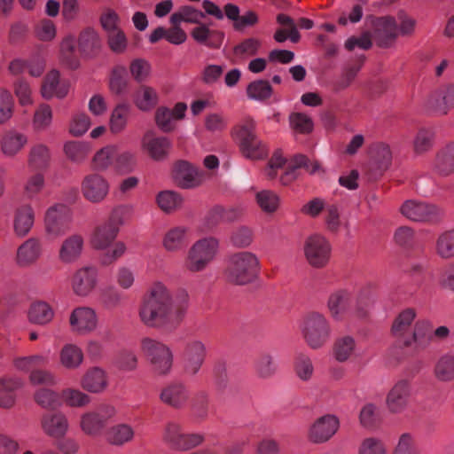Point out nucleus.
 <instances>
[{"instance_id": "nucleus-55", "label": "nucleus", "mask_w": 454, "mask_h": 454, "mask_svg": "<svg viewBox=\"0 0 454 454\" xmlns=\"http://www.w3.org/2000/svg\"><path fill=\"white\" fill-rule=\"evenodd\" d=\"M295 375L302 381H309L314 375V364L311 358L304 354H299L294 360Z\"/></svg>"}, {"instance_id": "nucleus-52", "label": "nucleus", "mask_w": 454, "mask_h": 454, "mask_svg": "<svg viewBox=\"0 0 454 454\" xmlns=\"http://www.w3.org/2000/svg\"><path fill=\"white\" fill-rule=\"evenodd\" d=\"M61 396L67 406L74 408L87 406L91 402V398L88 394L74 387L63 389Z\"/></svg>"}, {"instance_id": "nucleus-38", "label": "nucleus", "mask_w": 454, "mask_h": 454, "mask_svg": "<svg viewBox=\"0 0 454 454\" xmlns=\"http://www.w3.org/2000/svg\"><path fill=\"white\" fill-rule=\"evenodd\" d=\"M433 372L440 382L454 381V351L440 356L434 364Z\"/></svg>"}, {"instance_id": "nucleus-41", "label": "nucleus", "mask_w": 454, "mask_h": 454, "mask_svg": "<svg viewBox=\"0 0 454 454\" xmlns=\"http://www.w3.org/2000/svg\"><path fill=\"white\" fill-rule=\"evenodd\" d=\"M106 441L115 446H122L130 442L134 436L133 427L125 423H121L111 427L106 432Z\"/></svg>"}, {"instance_id": "nucleus-14", "label": "nucleus", "mask_w": 454, "mask_h": 454, "mask_svg": "<svg viewBox=\"0 0 454 454\" xmlns=\"http://www.w3.org/2000/svg\"><path fill=\"white\" fill-rule=\"evenodd\" d=\"M206 356L207 348L202 340L192 339L186 341L182 354L184 372L190 376L196 375Z\"/></svg>"}, {"instance_id": "nucleus-18", "label": "nucleus", "mask_w": 454, "mask_h": 454, "mask_svg": "<svg viewBox=\"0 0 454 454\" xmlns=\"http://www.w3.org/2000/svg\"><path fill=\"white\" fill-rule=\"evenodd\" d=\"M425 105L428 111L436 115H447L454 109V83L431 92Z\"/></svg>"}, {"instance_id": "nucleus-4", "label": "nucleus", "mask_w": 454, "mask_h": 454, "mask_svg": "<svg viewBox=\"0 0 454 454\" xmlns=\"http://www.w3.org/2000/svg\"><path fill=\"white\" fill-rule=\"evenodd\" d=\"M141 351L153 374L165 376L171 372L174 355L169 346L159 340L145 337L141 340Z\"/></svg>"}, {"instance_id": "nucleus-30", "label": "nucleus", "mask_w": 454, "mask_h": 454, "mask_svg": "<svg viewBox=\"0 0 454 454\" xmlns=\"http://www.w3.org/2000/svg\"><path fill=\"white\" fill-rule=\"evenodd\" d=\"M27 142V137L24 133L14 129L7 130L0 138L1 152L7 158H14L25 148Z\"/></svg>"}, {"instance_id": "nucleus-45", "label": "nucleus", "mask_w": 454, "mask_h": 454, "mask_svg": "<svg viewBox=\"0 0 454 454\" xmlns=\"http://www.w3.org/2000/svg\"><path fill=\"white\" fill-rule=\"evenodd\" d=\"M356 350V341L351 336L338 338L333 348V357L340 363L348 361Z\"/></svg>"}, {"instance_id": "nucleus-63", "label": "nucleus", "mask_w": 454, "mask_h": 454, "mask_svg": "<svg viewBox=\"0 0 454 454\" xmlns=\"http://www.w3.org/2000/svg\"><path fill=\"white\" fill-rule=\"evenodd\" d=\"M358 454H387V449L384 442L377 437L364 438L359 447Z\"/></svg>"}, {"instance_id": "nucleus-12", "label": "nucleus", "mask_w": 454, "mask_h": 454, "mask_svg": "<svg viewBox=\"0 0 454 454\" xmlns=\"http://www.w3.org/2000/svg\"><path fill=\"white\" fill-rule=\"evenodd\" d=\"M412 395V383L411 380L400 379L391 387L386 396V406L389 412L400 414L406 411L410 405Z\"/></svg>"}, {"instance_id": "nucleus-49", "label": "nucleus", "mask_w": 454, "mask_h": 454, "mask_svg": "<svg viewBox=\"0 0 454 454\" xmlns=\"http://www.w3.org/2000/svg\"><path fill=\"white\" fill-rule=\"evenodd\" d=\"M50 158V151L46 145H35L30 149L28 166L34 169H44L49 164Z\"/></svg>"}, {"instance_id": "nucleus-61", "label": "nucleus", "mask_w": 454, "mask_h": 454, "mask_svg": "<svg viewBox=\"0 0 454 454\" xmlns=\"http://www.w3.org/2000/svg\"><path fill=\"white\" fill-rule=\"evenodd\" d=\"M106 42L110 51L114 54L121 55L128 50V37L121 29L107 34Z\"/></svg>"}, {"instance_id": "nucleus-20", "label": "nucleus", "mask_w": 454, "mask_h": 454, "mask_svg": "<svg viewBox=\"0 0 454 454\" xmlns=\"http://www.w3.org/2000/svg\"><path fill=\"white\" fill-rule=\"evenodd\" d=\"M98 282V269L94 266H83L74 273L72 289L76 295L86 297L94 291Z\"/></svg>"}, {"instance_id": "nucleus-31", "label": "nucleus", "mask_w": 454, "mask_h": 454, "mask_svg": "<svg viewBox=\"0 0 454 454\" xmlns=\"http://www.w3.org/2000/svg\"><path fill=\"white\" fill-rule=\"evenodd\" d=\"M25 385L20 377H4L0 379V407L11 409L17 399V391Z\"/></svg>"}, {"instance_id": "nucleus-46", "label": "nucleus", "mask_w": 454, "mask_h": 454, "mask_svg": "<svg viewBox=\"0 0 454 454\" xmlns=\"http://www.w3.org/2000/svg\"><path fill=\"white\" fill-rule=\"evenodd\" d=\"M434 169L441 176H449L454 173V154L447 145L437 153L434 162Z\"/></svg>"}, {"instance_id": "nucleus-10", "label": "nucleus", "mask_w": 454, "mask_h": 454, "mask_svg": "<svg viewBox=\"0 0 454 454\" xmlns=\"http://www.w3.org/2000/svg\"><path fill=\"white\" fill-rule=\"evenodd\" d=\"M303 250L308 263L313 268L322 269L330 261L332 247L322 235L314 234L308 237L304 242Z\"/></svg>"}, {"instance_id": "nucleus-6", "label": "nucleus", "mask_w": 454, "mask_h": 454, "mask_svg": "<svg viewBox=\"0 0 454 454\" xmlns=\"http://www.w3.org/2000/svg\"><path fill=\"white\" fill-rule=\"evenodd\" d=\"M219 250V241L213 237L197 240L189 249L184 267L190 272L205 270L215 259Z\"/></svg>"}, {"instance_id": "nucleus-23", "label": "nucleus", "mask_w": 454, "mask_h": 454, "mask_svg": "<svg viewBox=\"0 0 454 454\" xmlns=\"http://www.w3.org/2000/svg\"><path fill=\"white\" fill-rule=\"evenodd\" d=\"M84 249V238L79 233L67 236L63 239L58 252V257L63 264L75 263L81 258Z\"/></svg>"}, {"instance_id": "nucleus-3", "label": "nucleus", "mask_w": 454, "mask_h": 454, "mask_svg": "<svg viewBox=\"0 0 454 454\" xmlns=\"http://www.w3.org/2000/svg\"><path fill=\"white\" fill-rule=\"evenodd\" d=\"M255 128V121L246 118L232 132L243 156L253 160H262L269 154L267 145L256 136Z\"/></svg>"}, {"instance_id": "nucleus-51", "label": "nucleus", "mask_w": 454, "mask_h": 454, "mask_svg": "<svg viewBox=\"0 0 454 454\" xmlns=\"http://www.w3.org/2000/svg\"><path fill=\"white\" fill-rule=\"evenodd\" d=\"M273 90L268 81L256 80L247 87V95L252 100L263 101L270 98Z\"/></svg>"}, {"instance_id": "nucleus-19", "label": "nucleus", "mask_w": 454, "mask_h": 454, "mask_svg": "<svg viewBox=\"0 0 454 454\" xmlns=\"http://www.w3.org/2000/svg\"><path fill=\"white\" fill-rule=\"evenodd\" d=\"M372 26L374 39L380 47H390L398 36V27L393 17H373Z\"/></svg>"}, {"instance_id": "nucleus-36", "label": "nucleus", "mask_w": 454, "mask_h": 454, "mask_svg": "<svg viewBox=\"0 0 454 454\" xmlns=\"http://www.w3.org/2000/svg\"><path fill=\"white\" fill-rule=\"evenodd\" d=\"M35 222V212L28 205H22L17 208L13 220L14 232L19 237H25L31 231Z\"/></svg>"}, {"instance_id": "nucleus-62", "label": "nucleus", "mask_w": 454, "mask_h": 454, "mask_svg": "<svg viewBox=\"0 0 454 454\" xmlns=\"http://www.w3.org/2000/svg\"><path fill=\"white\" fill-rule=\"evenodd\" d=\"M151 70V64L145 59H135L129 64L130 74L137 82L146 81L150 77Z\"/></svg>"}, {"instance_id": "nucleus-44", "label": "nucleus", "mask_w": 454, "mask_h": 454, "mask_svg": "<svg viewBox=\"0 0 454 454\" xmlns=\"http://www.w3.org/2000/svg\"><path fill=\"white\" fill-rule=\"evenodd\" d=\"M159 101V96L155 89L150 86H141L135 94L134 103L143 111L149 112L153 109Z\"/></svg>"}, {"instance_id": "nucleus-16", "label": "nucleus", "mask_w": 454, "mask_h": 454, "mask_svg": "<svg viewBox=\"0 0 454 454\" xmlns=\"http://www.w3.org/2000/svg\"><path fill=\"white\" fill-rule=\"evenodd\" d=\"M72 332L79 335H86L94 332L98 325V318L94 309L87 306L74 309L69 316Z\"/></svg>"}, {"instance_id": "nucleus-39", "label": "nucleus", "mask_w": 454, "mask_h": 454, "mask_svg": "<svg viewBox=\"0 0 454 454\" xmlns=\"http://www.w3.org/2000/svg\"><path fill=\"white\" fill-rule=\"evenodd\" d=\"M54 315V310L49 303L39 301L31 304L27 317L29 322L45 325L52 321Z\"/></svg>"}, {"instance_id": "nucleus-43", "label": "nucleus", "mask_w": 454, "mask_h": 454, "mask_svg": "<svg viewBox=\"0 0 454 454\" xmlns=\"http://www.w3.org/2000/svg\"><path fill=\"white\" fill-rule=\"evenodd\" d=\"M205 18V13L192 5H183L175 12L169 19L172 25H180L182 22L200 24Z\"/></svg>"}, {"instance_id": "nucleus-28", "label": "nucleus", "mask_w": 454, "mask_h": 454, "mask_svg": "<svg viewBox=\"0 0 454 454\" xmlns=\"http://www.w3.org/2000/svg\"><path fill=\"white\" fill-rule=\"evenodd\" d=\"M60 74L58 70H51L44 77L41 87L42 97L45 99L58 98L59 99L67 96L69 91V83L60 82Z\"/></svg>"}, {"instance_id": "nucleus-34", "label": "nucleus", "mask_w": 454, "mask_h": 454, "mask_svg": "<svg viewBox=\"0 0 454 454\" xmlns=\"http://www.w3.org/2000/svg\"><path fill=\"white\" fill-rule=\"evenodd\" d=\"M191 35L198 43L214 49H217L222 45L224 37L223 32L210 29L208 26L201 22L192 30Z\"/></svg>"}, {"instance_id": "nucleus-48", "label": "nucleus", "mask_w": 454, "mask_h": 454, "mask_svg": "<svg viewBox=\"0 0 454 454\" xmlns=\"http://www.w3.org/2000/svg\"><path fill=\"white\" fill-rule=\"evenodd\" d=\"M48 359L43 355H33L27 356H18L12 361L13 367L20 372H31L36 367L47 364Z\"/></svg>"}, {"instance_id": "nucleus-5", "label": "nucleus", "mask_w": 454, "mask_h": 454, "mask_svg": "<svg viewBox=\"0 0 454 454\" xmlns=\"http://www.w3.org/2000/svg\"><path fill=\"white\" fill-rule=\"evenodd\" d=\"M300 331L304 341L311 349L324 347L331 335L328 320L323 314L315 311L303 317Z\"/></svg>"}, {"instance_id": "nucleus-21", "label": "nucleus", "mask_w": 454, "mask_h": 454, "mask_svg": "<svg viewBox=\"0 0 454 454\" xmlns=\"http://www.w3.org/2000/svg\"><path fill=\"white\" fill-rule=\"evenodd\" d=\"M172 147L171 141L166 137H157L153 131H147L141 139V149L151 159L161 161L167 159Z\"/></svg>"}, {"instance_id": "nucleus-13", "label": "nucleus", "mask_w": 454, "mask_h": 454, "mask_svg": "<svg viewBox=\"0 0 454 454\" xmlns=\"http://www.w3.org/2000/svg\"><path fill=\"white\" fill-rule=\"evenodd\" d=\"M110 184L107 179L98 173H90L81 182V192L90 203L98 204L106 200L109 193Z\"/></svg>"}, {"instance_id": "nucleus-29", "label": "nucleus", "mask_w": 454, "mask_h": 454, "mask_svg": "<svg viewBox=\"0 0 454 454\" xmlns=\"http://www.w3.org/2000/svg\"><path fill=\"white\" fill-rule=\"evenodd\" d=\"M433 340V329L427 321H418L411 335L403 338V346L411 348L414 350H420L431 343Z\"/></svg>"}, {"instance_id": "nucleus-11", "label": "nucleus", "mask_w": 454, "mask_h": 454, "mask_svg": "<svg viewBox=\"0 0 454 454\" xmlns=\"http://www.w3.org/2000/svg\"><path fill=\"white\" fill-rule=\"evenodd\" d=\"M71 213L65 204L50 207L44 216V229L47 235L57 238L64 235L70 229Z\"/></svg>"}, {"instance_id": "nucleus-17", "label": "nucleus", "mask_w": 454, "mask_h": 454, "mask_svg": "<svg viewBox=\"0 0 454 454\" xmlns=\"http://www.w3.org/2000/svg\"><path fill=\"white\" fill-rule=\"evenodd\" d=\"M340 420L333 414H325L316 419L309 428L308 438L313 443L329 441L338 431Z\"/></svg>"}, {"instance_id": "nucleus-56", "label": "nucleus", "mask_w": 454, "mask_h": 454, "mask_svg": "<svg viewBox=\"0 0 454 454\" xmlns=\"http://www.w3.org/2000/svg\"><path fill=\"white\" fill-rule=\"evenodd\" d=\"M53 114L49 105L42 104L35 110L32 125L35 130L43 131L47 129L52 122Z\"/></svg>"}, {"instance_id": "nucleus-57", "label": "nucleus", "mask_w": 454, "mask_h": 454, "mask_svg": "<svg viewBox=\"0 0 454 454\" xmlns=\"http://www.w3.org/2000/svg\"><path fill=\"white\" fill-rule=\"evenodd\" d=\"M255 200L260 208L265 213H273L279 207L280 200L277 193L262 190L255 194Z\"/></svg>"}, {"instance_id": "nucleus-27", "label": "nucleus", "mask_w": 454, "mask_h": 454, "mask_svg": "<svg viewBox=\"0 0 454 454\" xmlns=\"http://www.w3.org/2000/svg\"><path fill=\"white\" fill-rule=\"evenodd\" d=\"M81 387L91 394H100L108 387V375L98 366L89 368L81 379Z\"/></svg>"}, {"instance_id": "nucleus-1", "label": "nucleus", "mask_w": 454, "mask_h": 454, "mask_svg": "<svg viewBox=\"0 0 454 454\" xmlns=\"http://www.w3.org/2000/svg\"><path fill=\"white\" fill-rule=\"evenodd\" d=\"M138 317L146 327L172 331L177 328L184 318V309H175L168 288L161 282H155L142 299Z\"/></svg>"}, {"instance_id": "nucleus-35", "label": "nucleus", "mask_w": 454, "mask_h": 454, "mask_svg": "<svg viewBox=\"0 0 454 454\" xmlns=\"http://www.w3.org/2000/svg\"><path fill=\"white\" fill-rule=\"evenodd\" d=\"M189 229L184 225L169 228L162 237V247L168 252H177L185 247L188 241Z\"/></svg>"}, {"instance_id": "nucleus-60", "label": "nucleus", "mask_w": 454, "mask_h": 454, "mask_svg": "<svg viewBox=\"0 0 454 454\" xmlns=\"http://www.w3.org/2000/svg\"><path fill=\"white\" fill-rule=\"evenodd\" d=\"M290 127L295 133L309 134L313 129L312 119L301 113H293L289 116Z\"/></svg>"}, {"instance_id": "nucleus-47", "label": "nucleus", "mask_w": 454, "mask_h": 454, "mask_svg": "<svg viewBox=\"0 0 454 454\" xmlns=\"http://www.w3.org/2000/svg\"><path fill=\"white\" fill-rule=\"evenodd\" d=\"M34 401L37 405L45 410H52L60 405L58 392L48 387H40L34 393Z\"/></svg>"}, {"instance_id": "nucleus-64", "label": "nucleus", "mask_w": 454, "mask_h": 454, "mask_svg": "<svg viewBox=\"0 0 454 454\" xmlns=\"http://www.w3.org/2000/svg\"><path fill=\"white\" fill-rule=\"evenodd\" d=\"M115 146H106L96 153L93 157V166L97 170H106L111 166L116 153Z\"/></svg>"}, {"instance_id": "nucleus-42", "label": "nucleus", "mask_w": 454, "mask_h": 454, "mask_svg": "<svg viewBox=\"0 0 454 454\" xmlns=\"http://www.w3.org/2000/svg\"><path fill=\"white\" fill-rule=\"evenodd\" d=\"M130 109L127 104H118L112 110L109 117V129L113 134L123 132L128 125Z\"/></svg>"}, {"instance_id": "nucleus-26", "label": "nucleus", "mask_w": 454, "mask_h": 454, "mask_svg": "<svg viewBox=\"0 0 454 454\" xmlns=\"http://www.w3.org/2000/svg\"><path fill=\"white\" fill-rule=\"evenodd\" d=\"M43 254L42 242L37 238H29L17 250L16 262L20 267L26 268L35 264Z\"/></svg>"}, {"instance_id": "nucleus-8", "label": "nucleus", "mask_w": 454, "mask_h": 454, "mask_svg": "<svg viewBox=\"0 0 454 454\" xmlns=\"http://www.w3.org/2000/svg\"><path fill=\"white\" fill-rule=\"evenodd\" d=\"M123 208H114L107 222L98 226L91 237L90 244L94 249L106 250L116 239L119 232V226L123 223Z\"/></svg>"}, {"instance_id": "nucleus-32", "label": "nucleus", "mask_w": 454, "mask_h": 454, "mask_svg": "<svg viewBox=\"0 0 454 454\" xmlns=\"http://www.w3.org/2000/svg\"><path fill=\"white\" fill-rule=\"evenodd\" d=\"M160 399L166 405L179 409L187 403L189 392L184 384L171 383L162 388Z\"/></svg>"}, {"instance_id": "nucleus-9", "label": "nucleus", "mask_w": 454, "mask_h": 454, "mask_svg": "<svg viewBox=\"0 0 454 454\" xmlns=\"http://www.w3.org/2000/svg\"><path fill=\"white\" fill-rule=\"evenodd\" d=\"M327 307L335 320H342L353 314L363 315L364 308L358 300L347 290H338L330 294Z\"/></svg>"}, {"instance_id": "nucleus-33", "label": "nucleus", "mask_w": 454, "mask_h": 454, "mask_svg": "<svg viewBox=\"0 0 454 454\" xmlns=\"http://www.w3.org/2000/svg\"><path fill=\"white\" fill-rule=\"evenodd\" d=\"M75 37L72 34L65 35L59 43V60L61 66L74 70L80 67V59L75 52Z\"/></svg>"}, {"instance_id": "nucleus-7", "label": "nucleus", "mask_w": 454, "mask_h": 454, "mask_svg": "<svg viewBox=\"0 0 454 454\" xmlns=\"http://www.w3.org/2000/svg\"><path fill=\"white\" fill-rule=\"evenodd\" d=\"M115 416L116 409L114 406L111 404H102L93 411L82 414L80 427L85 434L98 436Z\"/></svg>"}, {"instance_id": "nucleus-40", "label": "nucleus", "mask_w": 454, "mask_h": 454, "mask_svg": "<svg viewBox=\"0 0 454 454\" xmlns=\"http://www.w3.org/2000/svg\"><path fill=\"white\" fill-rule=\"evenodd\" d=\"M416 311L414 309L408 308L403 309L398 314L392 325V333L400 341L403 343V338H407L406 333L408 332L411 323L416 317Z\"/></svg>"}, {"instance_id": "nucleus-37", "label": "nucleus", "mask_w": 454, "mask_h": 454, "mask_svg": "<svg viewBox=\"0 0 454 454\" xmlns=\"http://www.w3.org/2000/svg\"><path fill=\"white\" fill-rule=\"evenodd\" d=\"M60 365L69 371L80 368L84 360L82 348L75 344H65L59 351Z\"/></svg>"}, {"instance_id": "nucleus-53", "label": "nucleus", "mask_w": 454, "mask_h": 454, "mask_svg": "<svg viewBox=\"0 0 454 454\" xmlns=\"http://www.w3.org/2000/svg\"><path fill=\"white\" fill-rule=\"evenodd\" d=\"M157 203L160 209L171 213L179 209L183 205V198L176 192L163 191L157 195Z\"/></svg>"}, {"instance_id": "nucleus-50", "label": "nucleus", "mask_w": 454, "mask_h": 454, "mask_svg": "<svg viewBox=\"0 0 454 454\" xmlns=\"http://www.w3.org/2000/svg\"><path fill=\"white\" fill-rule=\"evenodd\" d=\"M66 156L73 162L81 163L88 157L90 147L89 144L81 141H69L64 145Z\"/></svg>"}, {"instance_id": "nucleus-2", "label": "nucleus", "mask_w": 454, "mask_h": 454, "mask_svg": "<svg viewBox=\"0 0 454 454\" xmlns=\"http://www.w3.org/2000/svg\"><path fill=\"white\" fill-rule=\"evenodd\" d=\"M260 270V260L255 254L239 251L226 258L223 274L229 284L246 286L256 280Z\"/></svg>"}, {"instance_id": "nucleus-25", "label": "nucleus", "mask_w": 454, "mask_h": 454, "mask_svg": "<svg viewBox=\"0 0 454 454\" xmlns=\"http://www.w3.org/2000/svg\"><path fill=\"white\" fill-rule=\"evenodd\" d=\"M77 43L81 54L90 59L97 57L103 47L102 39L93 27L82 29L78 35Z\"/></svg>"}, {"instance_id": "nucleus-22", "label": "nucleus", "mask_w": 454, "mask_h": 454, "mask_svg": "<svg viewBox=\"0 0 454 454\" xmlns=\"http://www.w3.org/2000/svg\"><path fill=\"white\" fill-rule=\"evenodd\" d=\"M173 178L180 188L192 189L204 182V174L188 161L180 160L174 167Z\"/></svg>"}, {"instance_id": "nucleus-24", "label": "nucleus", "mask_w": 454, "mask_h": 454, "mask_svg": "<svg viewBox=\"0 0 454 454\" xmlns=\"http://www.w3.org/2000/svg\"><path fill=\"white\" fill-rule=\"evenodd\" d=\"M41 427L49 437L61 439L68 432L69 422L62 412L47 413L41 419Z\"/></svg>"}, {"instance_id": "nucleus-54", "label": "nucleus", "mask_w": 454, "mask_h": 454, "mask_svg": "<svg viewBox=\"0 0 454 454\" xmlns=\"http://www.w3.org/2000/svg\"><path fill=\"white\" fill-rule=\"evenodd\" d=\"M435 249L437 254L444 259L454 256V229L446 231L436 239Z\"/></svg>"}, {"instance_id": "nucleus-15", "label": "nucleus", "mask_w": 454, "mask_h": 454, "mask_svg": "<svg viewBox=\"0 0 454 454\" xmlns=\"http://www.w3.org/2000/svg\"><path fill=\"white\" fill-rule=\"evenodd\" d=\"M403 216L414 222H430L442 215V210L434 204L425 201L408 200L401 207Z\"/></svg>"}, {"instance_id": "nucleus-59", "label": "nucleus", "mask_w": 454, "mask_h": 454, "mask_svg": "<svg viewBox=\"0 0 454 454\" xmlns=\"http://www.w3.org/2000/svg\"><path fill=\"white\" fill-rule=\"evenodd\" d=\"M126 68L124 67H116L112 70L109 79V90L113 94L121 95L128 88V81L124 77Z\"/></svg>"}, {"instance_id": "nucleus-58", "label": "nucleus", "mask_w": 454, "mask_h": 454, "mask_svg": "<svg viewBox=\"0 0 454 454\" xmlns=\"http://www.w3.org/2000/svg\"><path fill=\"white\" fill-rule=\"evenodd\" d=\"M90 126L91 120L87 114L76 113L70 119L68 131L72 136L79 137L83 136Z\"/></svg>"}]
</instances>
